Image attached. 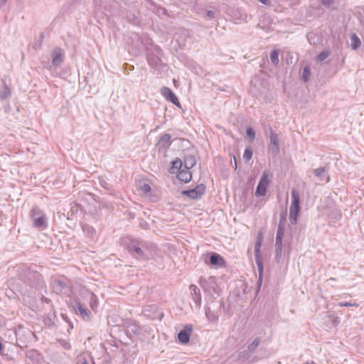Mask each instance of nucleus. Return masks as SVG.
Listing matches in <instances>:
<instances>
[{
  "label": "nucleus",
  "instance_id": "obj_47",
  "mask_svg": "<svg viewBox=\"0 0 364 364\" xmlns=\"http://www.w3.org/2000/svg\"><path fill=\"white\" fill-rule=\"evenodd\" d=\"M206 14L207 16L210 18H214L215 16V13L211 10L208 11Z\"/></svg>",
  "mask_w": 364,
  "mask_h": 364
},
{
  "label": "nucleus",
  "instance_id": "obj_11",
  "mask_svg": "<svg viewBox=\"0 0 364 364\" xmlns=\"http://www.w3.org/2000/svg\"><path fill=\"white\" fill-rule=\"evenodd\" d=\"M161 93L167 100L178 107H181V103L178 98L169 87L166 86L162 87L161 88Z\"/></svg>",
  "mask_w": 364,
  "mask_h": 364
},
{
  "label": "nucleus",
  "instance_id": "obj_49",
  "mask_svg": "<svg viewBox=\"0 0 364 364\" xmlns=\"http://www.w3.org/2000/svg\"><path fill=\"white\" fill-rule=\"evenodd\" d=\"M5 350V346L3 343L0 341V355H3Z\"/></svg>",
  "mask_w": 364,
  "mask_h": 364
},
{
  "label": "nucleus",
  "instance_id": "obj_7",
  "mask_svg": "<svg viewBox=\"0 0 364 364\" xmlns=\"http://www.w3.org/2000/svg\"><path fill=\"white\" fill-rule=\"evenodd\" d=\"M206 187L204 184L200 183L194 188L188 190H183L181 194L186 196L191 199L196 200L200 198L205 193Z\"/></svg>",
  "mask_w": 364,
  "mask_h": 364
},
{
  "label": "nucleus",
  "instance_id": "obj_28",
  "mask_svg": "<svg viewBox=\"0 0 364 364\" xmlns=\"http://www.w3.org/2000/svg\"><path fill=\"white\" fill-rule=\"evenodd\" d=\"M205 316L209 321H215L218 320V314L214 311L211 310V309L209 306H205Z\"/></svg>",
  "mask_w": 364,
  "mask_h": 364
},
{
  "label": "nucleus",
  "instance_id": "obj_45",
  "mask_svg": "<svg viewBox=\"0 0 364 364\" xmlns=\"http://www.w3.org/2000/svg\"><path fill=\"white\" fill-rule=\"evenodd\" d=\"M238 12L240 13V17L238 18V20L247 21L248 15L245 13H240V11Z\"/></svg>",
  "mask_w": 364,
  "mask_h": 364
},
{
  "label": "nucleus",
  "instance_id": "obj_2",
  "mask_svg": "<svg viewBox=\"0 0 364 364\" xmlns=\"http://www.w3.org/2000/svg\"><path fill=\"white\" fill-rule=\"evenodd\" d=\"M50 287L53 291L57 294H69L71 291L70 281L64 276L53 277L50 282Z\"/></svg>",
  "mask_w": 364,
  "mask_h": 364
},
{
  "label": "nucleus",
  "instance_id": "obj_20",
  "mask_svg": "<svg viewBox=\"0 0 364 364\" xmlns=\"http://www.w3.org/2000/svg\"><path fill=\"white\" fill-rule=\"evenodd\" d=\"M184 168L186 169L192 168L196 164V159L193 154H186L183 161Z\"/></svg>",
  "mask_w": 364,
  "mask_h": 364
},
{
  "label": "nucleus",
  "instance_id": "obj_10",
  "mask_svg": "<svg viewBox=\"0 0 364 364\" xmlns=\"http://www.w3.org/2000/svg\"><path fill=\"white\" fill-rule=\"evenodd\" d=\"M269 134L268 149L274 155H277L279 151V139L278 134L273 131L272 127H269Z\"/></svg>",
  "mask_w": 364,
  "mask_h": 364
},
{
  "label": "nucleus",
  "instance_id": "obj_17",
  "mask_svg": "<svg viewBox=\"0 0 364 364\" xmlns=\"http://www.w3.org/2000/svg\"><path fill=\"white\" fill-rule=\"evenodd\" d=\"M190 291L192 299L193 300L196 308L199 309L201 305V294L199 288L194 284L190 286Z\"/></svg>",
  "mask_w": 364,
  "mask_h": 364
},
{
  "label": "nucleus",
  "instance_id": "obj_24",
  "mask_svg": "<svg viewBox=\"0 0 364 364\" xmlns=\"http://www.w3.org/2000/svg\"><path fill=\"white\" fill-rule=\"evenodd\" d=\"M55 318L56 316L54 311L48 313L43 320L45 325L48 327L53 326L55 324Z\"/></svg>",
  "mask_w": 364,
  "mask_h": 364
},
{
  "label": "nucleus",
  "instance_id": "obj_36",
  "mask_svg": "<svg viewBox=\"0 0 364 364\" xmlns=\"http://www.w3.org/2000/svg\"><path fill=\"white\" fill-rule=\"evenodd\" d=\"M99 184L104 188L107 189L109 191H112L113 190V188L111 185L109 184V183L107 181L106 179L103 178H99Z\"/></svg>",
  "mask_w": 364,
  "mask_h": 364
},
{
  "label": "nucleus",
  "instance_id": "obj_12",
  "mask_svg": "<svg viewBox=\"0 0 364 364\" xmlns=\"http://www.w3.org/2000/svg\"><path fill=\"white\" fill-rule=\"evenodd\" d=\"M192 331L193 326L191 324L186 325L178 333V341L182 344L188 343Z\"/></svg>",
  "mask_w": 364,
  "mask_h": 364
},
{
  "label": "nucleus",
  "instance_id": "obj_18",
  "mask_svg": "<svg viewBox=\"0 0 364 364\" xmlns=\"http://www.w3.org/2000/svg\"><path fill=\"white\" fill-rule=\"evenodd\" d=\"M215 283V278L214 277H210L208 280H206L204 278H200L199 280V284L202 289L205 291L210 292L211 289H214L213 284Z\"/></svg>",
  "mask_w": 364,
  "mask_h": 364
},
{
  "label": "nucleus",
  "instance_id": "obj_32",
  "mask_svg": "<svg viewBox=\"0 0 364 364\" xmlns=\"http://www.w3.org/2000/svg\"><path fill=\"white\" fill-rule=\"evenodd\" d=\"M269 57H270V60H271L272 64H274V65H278V63H279V53L277 50H272L270 53Z\"/></svg>",
  "mask_w": 364,
  "mask_h": 364
},
{
  "label": "nucleus",
  "instance_id": "obj_16",
  "mask_svg": "<svg viewBox=\"0 0 364 364\" xmlns=\"http://www.w3.org/2000/svg\"><path fill=\"white\" fill-rule=\"evenodd\" d=\"M261 341V338L259 337H257L254 339V341L247 346V350L240 352L238 355V358L242 359V355L243 354H247V357H250L256 350V348L258 347Z\"/></svg>",
  "mask_w": 364,
  "mask_h": 364
},
{
  "label": "nucleus",
  "instance_id": "obj_30",
  "mask_svg": "<svg viewBox=\"0 0 364 364\" xmlns=\"http://www.w3.org/2000/svg\"><path fill=\"white\" fill-rule=\"evenodd\" d=\"M126 18L129 23L134 25H136L139 23L138 14H127Z\"/></svg>",
  "mask_w": 364,
  "mask_h": 364
},
{
  "label": "nucleus",
  "instance_id": "obj_50",
  "mask_svg": "<svg viewBox=\"0 0 364 364\" xmlns=\"http://www.w3.org/2000/svg\"><path fill=\"white\" fill-rule=\"evenodd\" d=\"M61 317H62V318H63L64 321H65L67 323H68V322H70V319H69L68 316L66 314H63V313H62V314H61Z\"/></svg>",
  "mask_w": 364,
  "mask_h": 364
},
{
  "label": "nucleus",
  "instance_id": "obj_33",
  "mask_svg": "<svg viewBox=\"0 0 364 364\" xmlns=\"http://www.w3.org/2000/svg\"><path fill=\"white\" fill-rule=\"evenodd\" d=\"M311 75V70L309 67L305 66L303 69L301 78L304 80V82H306L309 80V77Z\"/></svg>",
  "mask_w": 364,
  "mask_h": 364
},
{
  "label": "nucleus",
  "instance_id": "obj_1",
  "mask_svg": "<svg viewBox=\"0 0 364 364\" xmlns=\"http://www.w3.org/2000/svg\"><path fill=\"white\" fill-rule=\"evenodd\" d=\"M35 267H21L18 268V276L20 279L34 288H42L45 286V282L41 273Z\"/></svg>",
  "mask_w": 364,
  "mask_h": 364
},
{
  "label": "nucleus",
  "instance_id": "obj_52",
  "mask_svg": "<svg viewBox=\"0 0 364 364\" xmlns=\"http://www.w3.org/2000/svg\"><path fill=\"white\" fill-rule=\"evenodd\" d=\"M260 3H262L264 5H269L270 4V0H258Z\"/></svg>",
  "mask_w": 364,
  "mask_h": 364
},
{
  "label": "nucleus",
  "instance_id": "obj_53",
  "mask_svg": "<svg viewBox=\"0 0 364 364\" xmlns=\"http://www.w3.org/2000/svg\"><path fill=\"white\" fill-rule=\"evenodd\" d=\"M140 226L142 227L143 228H146V227L148 226V223L144 221L140 223Z\"/></svg>",
  "mask_w": 364,
  "mask_h": 364
},
{
  "label": "nucleus",
  "instance_id": "obj_44",
  "mask_svg": "<svg viewBox=\"0 0 364 364\" xmlns=\"http://www.w3.org/2000/svg\"><path fill=\"white\" fill-rule=\"evenodd\" d=\"M338 305L340 306H346V307H349V306H355V307H358V304H356V303H350V302H347V301H341V302H339Z\"/></svg>",
  "mask_w": 364,
  "mask_h": 364
},
{
  "label": "nucleus",
  "instance_id": "obj_51",
  "mask_svg": "<svg viewBox=\"0 0 364 364\" xmlns=\"http://www.w3.org/2000/svg\"><path fill=\"white\" fill-rule=\"evenodd\" d=\"M42 301H43V302L46 303L48 304L51 303V300L50 299L47 298V297H45V296H43Z\"/></svg>",
  "mask_w": 364,
  "mask_h": 364
},
{
  "label": "nucleus",
  "instance_id": "obj_3",
  "mask_svg": "<svg viewBox=\"0 0 364 364\" xmlns=\"http://www.w3.org/2000/svg\"><path fill=\"white\" fill-rule=\"evenodd\" d=\"M291 203L289 209V221L290 224L296 225L297 223V218L299 213L301 210L300 206V196L299 193L295 188H293L291 192Z\"/></svg>",
  "mask_w": 364,
  "mask_h": 364
},
{
  "label": "nucleus",
  "instance_id": "obj_21",
  "mask_svg": "<svg viewBox=\"0 0 364 364\" xmlns=\"http://www.w3.org/2000/svg\"><path fill=\"white\" fill-rule=\"evenodd\" d=\"M177 178L179 181L184 183H188L192 178V173L190 171V169L184 168L178 173Z\"/></svg>",
  "mask_w": 364,
  "mask_h": 364
},
{
  "label": "nucleus",
  "instance_id": "obj_25",
  "mask_svg": "<svg viewBox=\"0 0 364 364\" xmlns=\"http://www.w3.org/2000/svg\"><path fill=\"white\" fill-rule=\"evenodd\" d=\"M83 232L90 238L93 239L96 231L95 230L88 224H84L82 225Z\"/></svg>",
  "mask_w": 364,
  "mask_h": 364
},
{
  "label": "nucleus",
  "instance_id": "obj_55",
  "mask_svg": "<svg viewBox=\"0 0 364 364\" xmlns=\"http://www.w3.org/2000/svg\"><path fill=\"white\" fill-rule=\"evenodd\" d=\"M250 357H247V354H243L242 355V359H240L241 360H245V359H247L249 358Z\"/></svg>",
  "mask_w": 364,
  "mask_h": 364
},
{
  "label": "nucleus",
  "instance_id": "obj_4",
  "mask_svg": "<svg viewBox=\"0 0 364 364\" xmlns=\"http://www.w3.org/2000/svg\"><path fill=\"white\" fill-rule=\"evenodd\" d=\"M262 240H263L262 234L261 232H259L257 235V240H256V242L255 244V247H254L255 262L257 264L258 272H259L258 283H259V287L261 286V284H262V274H263V269H264L263 262L262 259L261 252H260Z\"/></svg>",
  "mask_w": 364,
  "mask_h": 364
},
{
  "label": "nucleus",
  "instance_id": "obj_38",
  "mask_svg": "<svg viewBox=\"0 0 364 364\" xmlns=\"http://www.w3.org/2000/svg\"><path fill=\"white\" fill-rule=\"evenodd\" d=\"M253 155V151L251 148L247 147L245 149L244 154H243V158L245 161H250Z\"/></svg>",
  "mask_w": 364,
  "mask_h": 364
},
{
  "label": "nucleus",
  "instance_id": "obj_8",
  "mask_svg": "<svg viewBox=\"0 0 364 364\" xmlns=\"http://www.w3.org/2000/svg\"><path fill=\"white\" fill-rule=\"evenodd\" d=\"M285 233V228L278 227L277 235H276V242H275V258L277 261L279 260L282 255L283 250V238L284 237Z\"/></svg>",
  "mask_w": 364,
  "mask_h": 364
},
{
  "label": "nucleus",
  "instance_id": "obj_34",
  "mask_svg": "<svg viewBox=\"0 0 364 364\" xmlns=\"http://www.w3.org/2000/svg\"><path fill=\"white\" fill-rule=\"evenodd\" d=\"M326 171L325 167H320L314 170L315 176L318 178V179L322 181L324 178V173Z\"/></svg>",
  "mask_w": 364,
  "mask_h": 364
},
{
  "label": "nucleus",
  "instance_id": "obj_13",
  "mask_svg": "<svg viewBox=\"0 0 364 364\" xmlns=\"http://www.w3.org/2000/svg\"><path fill=\"white\" fill-rule=\"evenodd\" d=\"M52 64L54 67L59 66L64 60V53L63 49L56 47L55 48L51 53Z\"/></svg>",
  "mask_w": 364,
  "mask_h": 364
},
{
  "label": "nucleus",
  "instance_id": "obj_41",
  "mask_svg": "<svg viewBox=\"0 0 364 364\" xmlns=\"http://www.w3.org/2000/svg\"><path fill=\"white\" fill-rule=\"evenodd\" d=\"M76 364H90L89 359L85 355H80L77 357Z\"/></svg>",
  "mask_w": 364,
  "mask_h": 364
},
{
  "label": "nucleus",
  "instance_id": "obj_9",
  "mask_svg": "<svg viewBox=\"0 0 364 364\" xmlns=\"http://www.w3.org/2000/svg\"><path fill=\"white\" fill-rule=\"evenodd\" d=\"M269 183L268 174L266 171H264L256 188L255 196L257 197H262L266 195Z\"/></svg>",
  "mask_w": 364,
  "mask_h": 364
},
{
  "label": "nucleus",
  "instance_id": "obj_58",
  "mask_svg": "<svg viewBox=\"0 0 364 364\" xmlns=\"http://www.w3.org/2000/svg\"><path fill=\"white\" fill-rule=\"evenodd\" d=\"M233 164H235V168H237V161H233Z\"/></svg>",
  "mask_w": 364,
  "mask_h": 364
},
{
  "label": "nucleus",
  "instance_id": "obj_40",
  "mask_svg": "<svg viewBox=\"0 0 364 364\" xmlns=\"http://www.w3.org/2000/svg\"><path fill=\"white\" fill-rule=\"evenodd\" d=\"M246 134L250 141H253L255 139V132L254 129L251 127H247Z\"/></svg>",
  "mask_w": 364,
  "mask_h": 364
},
{
  "label": "nucleus",
  "instance_id": "obj_22",
  "mask_svg": "<svg viewBox=\"0 0 364 364\" xmlns=\"http://www.w3.org/2000/svg\"><path fill=\"white\" fill-rule=\"evenodd\" d=\"M2 87L0 89V98L2 100L7 99L11 94V89L6 85V79H2Z\"/></svg>",
  "mask_w": 364,
  "mask_h": 364
},
{
  "label": "nucleus",
  "instance_id": "obj_19",
  "mask_svg": "<svg viewBox=\"0 0 364 364\" xmlns=\"http://www.w3.org/2000/svg\"><path fill=\"white\" fill-rule=\"evenodd\" d=\"M75 311L76 314H79L84 320H90L92 316L91 311L88 309L85 308L80 303H77Z\"/></svg>",
  "mask_w": 364,
  "mask_h": 364
},
{
  "label": "nucleus",
  "instance_id": "obj_56",
  "mask_svg": "<svg viewBox=\"0 0 364 364\" xmlns=\"http://www.w3.org/2000/svg\"><path fill=\"white\" fill-rule=\"evenodd\" d=\"M68 323L69 324V326H70V327L71 328H73V322H71V321H70V322H68Z\"/></svg>",
  "mask_w": 364,
  "mask_h": 364
},
{
  "label": "nucleus",
  "instance_id": "obj_29",
  "mask_svg": "<svg viewBox=\"0 0 364 364\" xmlns=\"http://www.w3.org/2000/svg\"><path fill=\"white\" fill-rule=\"evenodd\" d=\"M351 48L353 50L358 48L361 45V41L355 33L350 36Z\"/></svg>",
  "mask_w": 364,
  "mask_h": 364
},
{
  "label": "nucleus",
  "instance_id": "obj_39",
  "mask_svg": "<svg viewBox=\"0 0 364 364\" xmlns=\"http://www.w3.org/2000/svg\"><path fill=\"white\" fill-rule=\"evenodd\" d=\"M330 55V52L328 50H323L316 57L317 61L322 62L326 60L328 55Z\"/></svg>",
  "mask_w": 364,
  "mask_h": 364
},
{
  "label": "nucleus",
  "instance_id": "obj_5",
  "mask_svg": "<svg viewBox=\"0 0 364 364\" xmlns=\"http://www.w3.org/2000/svg\"><path fill=\"white\" fill-rule=\"evenodd\" d=\"M128 250L137 259L146 260L149 259V250L144 242L132 244L129 246Z\"/></svg>",
  "mask_w": 364,
  "mask_h": 364
},
{
  "label": "nucleus",
  "instance_id": "obj_57",
  "mask_svg": "<svg viewBox=\"0 0 364 364\" xmlns=\"http://www.w3.org/2000/svg\"><path fill=\"white\" fill-rule=\"evenodd\" d=\"M68 323L69 324V326H70V327L71 328H73V322H71V321H70V322H68Z\"/></svg>",
  "mask_w": 364,
  "mask_h": 364
},
{
  "label": "nucleus",
  "instance_id": "obj_43",
  "mask_svg": "<svg viewBox=\"0 0 364 364\" xmlns=\"http://www.w3.org/2000/svg\"><path fill=\"white\" fill-rule=\"evenodd\" d=\"M139 188L141 191V192H143L144 193H148L151 190V186L148 183H143L140 186Z\"/></svg>",
  "mask_w": 364,
  "mask_h": 364
},
{
  "label": "nucleus",
  "instance_id": "obj_23",
  "mask_svg": "<svg viewBox=\"0 0 364 364\" xmlns=\"http://www.w3.org/2000/svg\"><path fill=\"white\" fill-rule=\"evenodd\" d=\"M33 222V226L36 228L45 229L47 227L46 215H41V217H37Z\"/></svg>",
  "mask_w": 364,
  "mask_h": 364
},
{
  "label": "nucleus",
  "instance_id": "obj_15",
  "mask_svg": "<svg viewBox=\"0 0 364 364\" xmlns=\"http://www.w3.org/2000/svg\"><path fill=\"white\" fill-rule=\"evenodd\" d=\"M171 136L169 134H164L159 139L156 144V148L159 151L166 150L169 148L171 144Z\"/></svg>",
  "mask_w": 364,
  "mask_h": 364
},
{
  "label": "nucleus",
  "instance_id": "obj_6",
  "mask_svg": "<svg viewBox=\"0 0 364 364\" xmlns=\"http://www.w3.org/2000/svg\"><path fill=\"white\" fill-rule=\"evenodd\" d=\"M163 54L162 50L159 46H156L152 51L148 50L146 52V60L149 65L156 69L162 64L161 55Z\"/></svg>",
  "mask_w": 364,
  "mask_h": 364
},
{
  "label": "nucleus",
  "instance_id": "obj_26",
  "mask_svg": "<svg viewBox=\"0 0 364 364\" xmlns=\"http://www.w3.org/2000/svg\"><path fill=\"white\" fill-rule=\"evenodd\" d=\"M183 165V161L179 159H176V160L173 161L172 165L171 167V173H178L181 168H182V166Z\"/></svg>",
  "mask_w": 364,
  "mask_h": 364
},
{
  "label": "nucleus",
  "instance_id": "obj_54",
  "mask_svg": "<svg viewBox=\"0 0 364 364\" xmlns=\"http://www.w3.org/2000/svg\"><path fill=\"white\" fill-rule=\"evenodd\" d=\"M74 213H75V210H70V212L68 213V218L69 219L70 216H73L74 215Z\"/></svg>",
  "mask_w": 364,
  "mask_h": 364
},
{
  "label": "nucleus",
  "instance_id": "obj_27",
  "mask_svg": "<svg viewBox=\"0 0 364 364\" xmlns=\"http://www.w3.org/2000/svg\"><path fill=\"white\" fill-rule=\"evenodd\" d=\"M321 4L326 9L335 10L336 9V2L335 0H319Z\"/></svg>",
  "mask_w": 364,
  "mask_h": 364
},
{
  "label": "nucleus",
  "instance_id": "obj_37",
  "mask_svg": "<svg viewBox=\"0 0 364 364\" xmlns=\"http://www.w3.org/2000/svg\"><path fill=\"white\" fill-rule=\"evenodd\" d=\"M90 302L91 309L95 310V309L97 306L98 301L96 295L93 293H91L90 295Z\"/></svg>",
  "mask_w": 364,
  "mask_h": 364
},
{
  "label": "nucleus",
  "instance_id": "obj_48",
  "mask_svg": "<svg viewBox=\"0 0 364 364\" xmlns=\"http://www.w3.org/2000/svg\"><path fill=\"white\" fill-rule=\"evenodd\" d=\"M6 323L5 318L0 314V327L4 326Z\"/></svg>",
  "mask_w": 364,
  "mask_h": 364
},
{
  "label": "nucleus",
  "instance_id": "obj_31",
  "mask_svg": "<svg viewBox=\"0 0 364 364\" xmlns=\"http://www.w3.org/2000/svg\"><path fill=\"white\" fill-rule=\"evenodd\" d=\"M41 215H44V213L38 207H33L31 211V217L33 220H35V219L37 218V217H41Z\"/></svg>",
  "mask_w": 364,
  "mask_h": 364
},
{
  "label": "nucleus",
  "instance_id": "obj_14",
  "mask_svg": "<svg viewBox=\"0 0 364 364\" xmlns=\"http://www.w3.org/2000/svg\"><path fill=\"white\" fill-rule=\"evenodd\" d=\"M205 262L217 267H223L225 266V261L224 258L216 252H212L209 257V262L205 260Z\"/></svg>",
  "mask_w": 364,
  "mask_h": 364
},
{
  "label": "nucleus",
  "instance_id": "obj_46",
  "mask_svg": "<svg viewBox=\"0 0 364 364\" xmlns=\"http://www.w3.org/2000/svg\"><path fill=\"white\" fill-rule=\"evenodd\" d=\"M60 343H61L62 346H63L65 349H66V350L70 349V347H71V346H70V344L68 342H67L66 341L62 340V341H60Z\"/></svg>",
  "mask_w": 364,
  "mask_h": 364
},
{
  "label": "nucleus",
  "instance_id": "obj_35",
  "mask_svg": "<svg viewBox=\"0 0 364 364\" xmlns=\"http://www.w3.org/2000/svg\"><path fill=\"white\" fill-rule=\"evenodd\" d=\"M287 221V211L283 210L280 213L279 215V221L278 224V227L285 228Z\"/></svg>",
  "mask_w": 364,
  "mask_h": 364
},
{
  "label": "nucleus",
  "instance_id": "obj_42",
  "mask_svg": "<svg viewBox=\"0 0 364 364\" xmlns=\"http://www.w3.org/2000/svg\"><path fill=\"white\" fill-rule=\"evenodd\" d=\"M5 294L11 299H15L17 297L16 292L10 288L6 289Z\"/></svg>",
  "mask_w": 364,
  "mask_h": 364
}]
</instances>
